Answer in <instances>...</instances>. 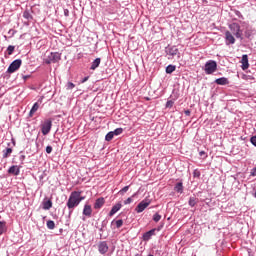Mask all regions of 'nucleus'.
<instances>
[{
    "label": "nucleus",
    "instance_id": "f257e3e1",
    "mask_svg": "<svg viewBox=\"0 0 256 256\" xmlns=\"http://www.w3.org/2000/svg\"><path fill=\"white\" fill-rule=\"evenodd\" d=\"M83 199H85V197L81 196V192L79 191L71 192L66 204L70 212H73L75 207L79 206V203H81Z\"/></svg>",
    "mask_w": 256,
    "mask_h": 256
},
{
    "label": "nucleus",
    "instance_id": "f03ea898",
    "mask_svg": "<svg viewBox=\"0 0 256 256\" xmlns=\"http://www.w3.org/2000/svg\"><path fill=\"white\" fill-rule=\"evenodd\" d=\"M61 61V53L59 52H50L44 59L46 65H51V63H59Z\"/></svg>",
    "mask_w": 256,
    "mask_h": 256
},
{
    "label": "nucleus",
    "instance_id": "7ed1b4c3",
    "mask_svg": "<svg viewBox=\"0 0 256 256\" xmlns=\"http://www.w3.org/2000/svg\"><path fill=\"white\" fill-rule=\"evenodd\" d=\"M229 29L233 35L236 36V39H241L243 37V30H241V25L234 22L229 25Z\"/></svg>",
    "mask_w": 256,
    "mask_h": 256
},
{
    "label": "nucleus",
    "instance_id": "20e7f679",
    "mask_svg": "<svg viewBox=\"0 0 256 256\" xmlns=\"http://www.w3.org/2000/svg\"><path fill=\"white\" fill-rule=\"evenodd\" d=\"M204 71L206 75H213L217 71V62L215 60H209L205 64Z\"/></svg>",
    "mask_w": 256,
    "mask_h": 256
},
{
    "label": "nucleus",
    "instance_id": "39448f33",
    "mask_svg": "<svg viewBox=\"0 0 256 256\" xmlns=\"http://www.w3.org/2000/svg\"><path fill=\"white\" fill-rule=\"evenodd\" d=\"M166 55L168 56V59H181V53L179 52V49L175 46L166 48Z\"/></svg>",
    "mask_w": 256,
    "mask_h": 256
},
{
    "label": "nucleus",
    "instance_id": "423d86ee",
    "mask_svg": "<svg viewBox=\"0 0 256 256\" xmlns=\"http://www.w3.org/2000/svg\"><path fill=\"white\" fill-rule=\"evenodd\" d=\"M149 205H151V200L145 198L137 205L135 209L136 213H143L148 208Z\"/></svg>",
    "mask_w": 256,
    "mask_h": 256
},
{
    "label": "nucleus",
    "instance_id": "0eeeda50",
    "mask_svg": "<svg viewBox=\"0 0 256 256\" xmlns=\"http://www.w3.org/2000/svg\"><path fill=\"white\" fill-rule=\"evenodd\" d=\"M51 127H53V122L51 121V119L45 120L41 125L42 134L49 135Z\"/></svg>",
    "mask_w": 256,
    "mask_h": 256
},
{
    "label": "nucleus",
    "instance_id": "6e6552de",
    "mask_svg": "<svg viewBox=\"0 0 256 256\" xmlns=\"http://www.w3.org/2000/svg\"><path fill=\"white\" fill-rule=\"evenodd\" d=\"M21 59H17V60H14L10 66L8 67V72L9 73H15V71H17L19 69V67H21Z\"/></svg>",
    "mask_w": 256,
    "mask_h": 256
},
{
    "label": "nucleus",
    "instance_id": "1a4fd4ad",
    "mask_svg": "<svg viewBox=\"0 0 256 256\" xmlns=\"http://www.w3.org/2000/svg\"><path fill=\"white\" fill-rule=\"evenodd\" d=\"M98 251L100 255H105L109 251V244H107V241H101L98 243Z\"/></svg>",
    "mask_w": 256,
    "mask_h": 256
},
{
    "label": "nucleus",
    "instance_id": "9d476101",
    "mask_svg": "<svg viewBox=\"0 0 256 256\" xmlns=\"http://www.w3.org/2000/svg\"><path fill=\"white\" fill-rule=\"evenodd\" d=\"M225 40L226 45H235V36H233V33L229 30L225 32Z\"/></svg>",
    "mask_w": 256,
    "mask_h": 256
},
{
    "label": "nucleus",
    "instance_id": "9b49d317",
    "mask_svg": "<svg viewBox=\"0 0 256 256\" xmlns=\"http://www.w3.org/2000/svg\"><path fill=\"white\" fill-rule=\"evenodd\" d=\"M240 63L242 64V70L247 71V69H249V56H247V54L242 55Z\"/></svg>",
    "mask_w": 256,
    "mask_h": 256
},
{
    "label": "nucleus",
    "instance_id": "f8f14e48",
    "mask_svg": "<svg viewBox=\"0 0 256 256\" xmlns=\"http://www.w3.org/2000/svg\"><path fill=\"white\" fill-rule=\"evenodd\" d=\"M93 213V209L91 208V205H85L84 209H83V215H85L86 217H91Z\"/></svg>",
    "mask_w": 256,
    "mask_h": 256
},
{
    "label": "nucleus",
    "instance_id": "ddd939ff",
    "mask_svg": "<svg viewBox=\"0 0 256 256\" xmlns=\"http://www.w3.org/2000/svg\"><path fill=\"white\" fill-rule=\"evenodd\" d=\"M105 205V198H98L94 204V209H101Z\"/></svg>",
    "mask_w": 256,
    "mask_h": 256
},
{
    "label": "nucleus",
    "instance_id": "4468645a",
    "mask_svg": "<svg viewBox=\"0 0 256 256\" xmlns=\"http://www.w3.org/2000/svg\"><path fill=\"white\" fill-rule=\"evenodd\" d=\"M121 207H123L121 203H117L116 205H114L109 213V216L113 217V215H115V213H117V211H119Z\"/></svg>",
    "mask_w": 256,
    "mask_h": 256
},
{
    "label": "nucleus",
    "instance_id": "2eb2a0df",
    "mask_svg": "<svg viewBox=\"0 0 256 256\" xmlns=\"http://www.w3.org/2000/svg\"><path fill=\"white\" fill-rule=\"evenodd\" d=\"M155 235V229L149 230L148 232L143 234V241H149L151 239V236Z\"/></svg>",
    "mask_w": 256,
    "mask_h": 256
},
{
    "label": "nucleus",
    "instance_id": "dca6fc26",
    "mask_svg": "<svg viewBox=\"0 0 256 256\" xmlns=\"http://www.w3.org/2000/svg\"><path fill=\"white\" fill-rule=\"evenodd\" d=\"M99 65H101V58H96L93 62L92 65L90 67V69L92 71H95V69H97V67H99Z\"/></svg>",
    "mask_w": 256,
    "mask_h": 256
},
{
    "label": "nucleus",
    "instance_id": "f3484780",
    "mask_svg": "<svg viewBox=\"0 0 256 256\" xmlns=\"http://www.w3.org/2000/svg\"><path fill=\"white\" fill-rule=\"evenodd\" d=\"M215 83L217 85H228L229 84V80L225 77H222V78H218L215 80Z\"/></svg>",
    "mask_w": 256,
    "mask_h": 256
},
{
    "label": "nucleus",
    "instance_id": "a211bd4d",
    "mask_svg": "<svg viewBox=\"0 0 256 256\" xmlns=\"http://www.w3.org/2000/svg\"><path fill=\"white\" fill-rule=\"evenodd\" d=\"M8 173H10L11 175H19V166H11L8 170Z\"/></svg>",
    "mask_w": 256,
    "mask_h": 256
},
{
    "label": "nucleus",
    "instance_id": "6ab92c4d",
    "mask_svg": "<svg viewBox=\"0 0 256 256\" xmlns=\"http://www.w3.org/2000/svg\"><path fill=\"white\" fill-rule=\"evenodd\" d=\"M38 110H39V103L36 102L29 112V117H33V115H35V113H37Z\"/></svg>",
    "mask_w": 256,
    "mask_h": 256
},
{
    "label": "nucleus",
    "instance_id": "aec40b11",
    "mask_svg": "<svg viewBox=\"0 0 256 256\" xmlns=\"http://www.w3.org/2000/svg\"><path fill=\"white\" fill-rule=\"evenodd\" d=\"M51 207H53V202L51 200L43 202V209L45 211H49V209H51Z\"/></svg>",
    "mask_w": 256,
    "mask_h": 256
},
{
    "label": "nucleus",
    "instance_id": "412c9836",
    "mask_svg": "<svg viewBox=\"0 0 256 256\" xmlns=\"http://www.w3.org/2000/svg\"><path fill=\"white\" fill-rule=\"evenodd\" d=\"M23 17H24V19H27V21L33 20V15L31 14V11H29V10H25L23 12Z\"/></svg>",
    "mask_w": 256,
    "mask_h": 256
},
{
    "label": "nucleus",
    "instance_id": "4be33fe9",
    "mask_svg": "<svg viewBox=\"0 0 256 256\" xmlns=\"http://www.w3.org/2000/svg\"><path fill=\"white\" fill-rule=\"evenodd\" d=\"M188 203H189L190 207H195L196 204L199 203V199H197L196 197H190Z\"/></svg>",
    "mask_w": 256,
    "mask_h": 256
},
{
    "label": "nucleus",
    "instance_id": "5701e85b",
    "mask_svg": "<svg viewBox=\"0 0 256 256\" xmlns=\"http://www.w3.org/2000/svg\"><path fill=\"white\" fill-rule=\"evenodd\" d=\"M174 189L176 193H183V183H177Z\"/></svg>",
    "mask_w": 256,
    "mask_h": 256
},
{
    "label": "nucleus",
    "instance_id": "b1692460",
    "mask_svg": "<svg viewBox=\"0 0 256 256\" xmlns=\"http://www.w3.org/2000/svg\"><path fill=\"white\" fill-rule=\"evenodd\" d=\"M11 153H13V149L12 148H6V150L3 151V158L7 159V157H9V155H11Z\"/></svg>",
    "mask_w": 256,
    "mask_h": 256
},
{
    "label": "nucleus",
    "instance_id": "393cba45",
    "mask_svg": "<svg viewBox=\"0 0 256 256\" xmlns=\"http://www.w3.org/2000/svg\"><path fill=\"white\" fill-rule=\"evenodd\" d=\"M7 231V226L5 222H0V235H3Z\"/></svg>",
    "mask_w": 256,
    "mask_h": 256
},
{
    "label": "nucleus",
    "instance_id": "a878e982",
    "mask_svg": "<svg viewBox=\"0 0 256 256\" xmlns=\"http://www.w3.org/2000/svg\"><path fill=\"white\" fill-rule=\"evenodd\" d=\"M176 67L174 65H168L166 67V73L171 74L173 71H175Z\"/></svg>",
    "mask_w": 256,
    "mask_h": 256
},
{
    "label": "nucleus",
    "instance_id": "bb28decb",
    "mask_svg": "<svg viewBox=\"0 0 256 256\" xmlns=\"http://www.w3.org/2000/svg\"><path fill=\"white\" fill-rule=\"evenodd\" d=\"M46 225L48 229H55V222L53 220H48Z\"/></svg>",
    "mask_w": 256,
    "mask_h": 256
},
{
    "label": "nucleus",
    "instance_id": "cd10ccee",
    "mask_svg": "<svg viewBox=\"0 0 256 256\" xmlns=\"http://www.w3.org/2000/svg\"><path fill=\"white\" fill-rule=\"evenodd\" d=\"M153 221H155V223H159V221H161V215L159 213L154 214Z\"/></svg>",
    "mask_w": 256,
    "mask_h": 256
},
{
    "label": "nucleus",
    "instance_id": "c85d7f7f",
    "mask_svg": "<svg viewBox=\"0 0 256 256\" xmlns=\"http://www.w3.org/2000/svg\"><path fill=\"white\" fill-rule=\"evenodd\" d=\"M113 137H115V134H114L113 132H109V133L106 135L105 139H106L107 141H111V140L113 139Z\"/></svg>",
    "mask_w": 256,
    "mask_h": 256
},
{
    "label": "nucleus",
    "instance_id": "c756f323",
    "mask_svg": "<svg viewBox=\"0 0 256 256\" xmlns=\"http://www.w3.org/2000/svg\"><path fill=\"white\" fill-rule=\"evenodd\" d=\"M7 51L8 55H13V51H15V46H8Z\"/></svg>",
    "mask_w": 256,
    "mask_h": 256
},
{
    "label": "nucleus",
    "instance_id": "7c9ffc66",
    "mask_svg": "<svg viewBox=\"0 0 256 256\" xmlns=\"http://www.w3.org/2000/svg\"><path fill=\"white\" fill-rule=\"evenodd\" d=\"M112 133H114V135H121V133H123V128H117Z\"/></svg>",
    "mask_w": 256,
    "mask_h": 256
},
{
    "label": "nucleus",
    "instance_id": "2f4dec72",
    "mask_svg": "<svg viewBox=\"0 0 256 256\" xmlns=\"http://www.w3.org/2000/svg\"><path fill=\"white\" fill-rule=\"evenodd\" d=\"M175 102H173V100H168L166 103V107L167 109H171V107H173Z\"/></svg>",
    "mask_w": 256,
    "mask_h": 256
},
{
    "label": "nucleus",
    "instance_id": "473e14b6",
    "mask_svg": "<svg viewBox=\"0 0 256 256\" xmlns=\"http://www.w3.org/2000/svg\"><path fill=\"white\" fill-rule=\"evenodd\" d=\"M127 191H129V186H125L124 188H122L119 193L120 195H123L124 193H127Z\"/></svg>",
    "mask_w": 256,
    "mask_h": 256
},
{
    "label": "nucleus",
    "instance_id": "72a5a7b5",
    "mask_svg": "<svg viewBox=\"0 0 256 256\" xmlns=\"http://www.w3.org/2000/svg\"><path fill=\"white\" fill-rule=\"evenodd\" d=\"M193 177H197V178L201 177V172L199 170L195 169L193 172Z\"/></svg>",
    "mask_w": 256,
    "mask_h": 256
},
{
    "label": "nucleus",
    "instance_id": "f704fd0d",
    "mask_svg": "<svg viewBox=\"0 0 256 256\" xmlns=\"http://www.w3.org/2000/svg\"><path fill=\"white\" fill-rule=\"evenodd\" d=\"M251 35H253V32H252L251 30H246V31H245V37H246L247 39H249V38L251 37Z\"/></svg>",
    "mask_w": 256,
    "mask_h": 256
},
{
    "label": "nucleus",
    "instance_id": "c9c22d12",
    "mask_svg": "<svg viewBox=\"0 0 256 256\" xmlns=\"http://www.w3.org/2000/svg\"><path fill=\"white\" fill-rule=\"evenodd\" d=\"M116 227H117V229L123 227V220H117L116 221Z\"/></svg>",
    "mask_w": 256,
    "mask_h": 256
},
{
    "label": "nucleus",
    "instance_id": "e433bc0d",
    "mask_svg": "<svg viewBox=\"0 0 256 256\" xmlns=\"http://www.w3.org/2000/svg\"><path fill=\"white\" fill-rule=\"evenodd\" d=\"M67 89H75V84H73L72 82H68Z\"/></svg>",
    "mask_w": 256,
    "mask_h": 256
},
{
    "label": "nucleus",
    "instance_id": "4c0bfd02",
    "mask_svg": "<svg viewBox=\"0 0 256 256\" xmlns=\"http://www.w3.org/2000/svg\"><path fill=\"white\" fill-rule=\"evenodd\" d=\"M52 152H53V147L47 146V147H46V153L50 154V153H52Z\"/></svg>",
    "mask_w": 256,
    "mask_h": 256
},
{
    "label": "nucleus",
    "instance_id": "58836bf2",
    "mask_svg": "<svg viewBox=\"0 0 256 256\" xmlns=\"http://www.w3.org/2000/svg\"><path fill=\"white\" fill-rule=\"evenodd\" d=\"M250 141L256 147V136L251 137Z\"/></svg>",
    "mask_w": 256,
    "mask_h": 256
},
{
    "label": "nucleus",
    "instance_id": "ea45409f",
    "mask_svg": "<svg viewBox=\"0 0 256 256\" xmlns=\"http://www.w3.org/2000/svg\"><path fill=\"white\" fill-rule=\"evenodd\" d=\"M132 202H133V199L128 198L127 200L124 201V205H129Z\"/></svg>",
    "mask_w": 256,
    "mask_h": 256
},
{
    "label": "nucleus",
    "instance_id": "a19ab883",
    "mask_svg": "<svg viewBox=\"0 0 256 256\" xmlns=\"http://www.w3.org/2000/svg\"><path fill=\"white\" fill-rule=\"evenodd\" d=\"M251 175L252 177H256V167L252 169Z\"/></svg>",
    "mask_w": 256,
    "mask_h": 256
},
{
    "label": "nucleus",
    "instance_id": "79ce46f5",
    "mask_svg": "<svg viewBox=\"0 0 256 256\" xmlns=\"http://www.w3.org/2000/svg\"><path fill=\"white\" fill-rule=\"evenodd\" d=\"M64 15H65V17H69V10L68 9H64Z\"/></svg>",
    "mask_w": 256,
    "mask_h": 256
},
{
    "label": "nucleus",
    "instance_id": "37998d69",
    "mask_svg": "<svg viewBox=\"0 0 256 256\" xmlns=\"http://www.w3.org/2000/svg\"><path fill=\"white\" fill-rule=\"evenodd\" d=\"M184 113H185V115H186L187 117H189V116L191 115V111H190V110H185Z\"/></svg>",
    "mask_w": 256,
    "mask_h": 256
},
{
    "label": "nucleus",
    "instance_id": "c03bdc74",
    "mask_svg": "<svg viewBox=\"0 0 256 256\" xmlns=\"http://www.w3.org/2000/svg\"><path fill=\"white\" fill-rule=\"evenodd\" d=\"M86 81H89V76H86L84 79H82L81 83H86Z\"/></svg>",
    "mask_w": 256,
    "mask_h": 256
},
{
    "label": "nucleus",
    "instance_id": "a18cd8bd",
    "mask_svg": "<svg viewBox=\"0 0 256 256\" xmlns=\"http://www.w3.org/2000/svg\"><path fill=\"white\" fill-rule=\"evenodd\" d=\"M203 155H205V151L200 152V157H203Z\"/></svg>",
    "mask_w": 256,
    "mask_h": 256
}]
</instances>
